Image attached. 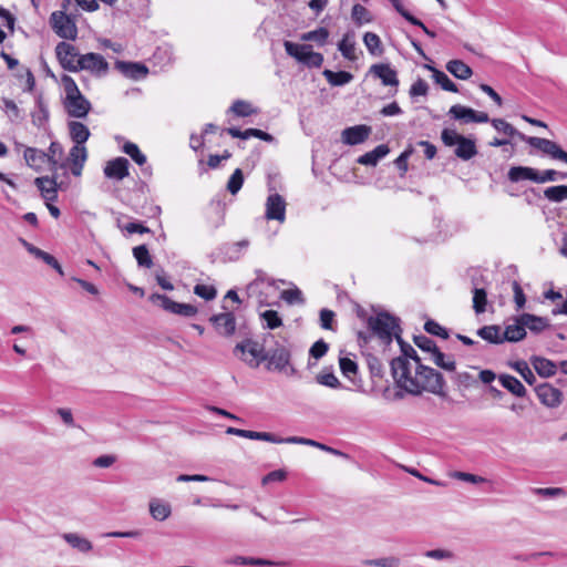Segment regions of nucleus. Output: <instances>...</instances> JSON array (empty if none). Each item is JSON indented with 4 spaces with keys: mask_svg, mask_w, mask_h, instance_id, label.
I'll return each instance as SVG.
<instances>
[{
    "mask_svg": "<svg viewBox=\"0 0 567 567\" xmlns=\"http://www.w3.org/2000/svg\"><path fill=\"white\" fill-rule=\"evenodd\" d=\"M446 70L460 80H467L472 76V69L461 60H451L446 64Z\"/></svg>",
    "mask_w": 567,
    "mask_h": 567,
    "instance_id": "38",
    "label": "nucleus"
},
{
    "mask_svg": "<svg viewBox=\"0 0 567 567\" xmlns=\"http://www.w3.org/2000/svg\"><path fill=\"white\" fill-rule=\"evenodd\" d=\"M260 317L266 322V327L268 329H276L282 324L281 318L275 310H266L260 315Z\"/></svg>",
    "mask_w": 567,
    "mask_h": 567,
    "instance_id": "56",
    "label": "nucleus"
},
{
    "mask_svg": "<svg viewBox=\"0 0 567 567\" xmlns=\"http://www.w3.org/2000/svg\"><path fill=\"white\" fill-rule=\"evenodd\" d=\"M256 278L247 286V293L249 296H256L259 300V302H264L261 298V291L260 288L262 285L267 284L268 286H274L275 280L270 278L267 272H265L261 269H257L255 271Z\"/></svg>",
    "mask_w": 567,
    "mask_h": 567,
    "instance_id": "22",
    "label": "nucleus"
},
{
    "mask_svg": "<svg viewBox=\"0 0 567 567\" xmlns=\"http://www.w3.org/2000/svg\"><path fill=\"white\" fill-rule=\"evenodd\" d=\"M538 400L547 408L554 409L561 404L563 393L549 383H543L535 388Z\"/></svg>",
    "mask_w": 567,
    "mask_h": 567,
    "instance_id": "14",
    "label": "nucleus"
},
{
    "mask_svg": "<svg viewBox=\"0 0 567 567\" xmlns=\"http://www.w3.org/2000/svg\"><path fill=\"white\" fill-rule=\"evenodd\" d=\"M34 184L45 202H53L58 198V185L53 178L48 176L37 177Z\"/></svg>",
    "mask_w": 567,
    "mask_h": 567,
    "instance_id": "23",
    "label": "nucleus"
},
{
    "mask_svg": "<svg viewBox=\"0 0 567 567\" xmlns=\"http://www.w3.org/2000/svg\"><path fill=\"white\" fill-rule=\"evenodd\" d=\"M78 62V71H89L99 78L106 75L109 72L107 61L99 53L82 54Z\"/></svg>",
    "mask_w": 567,
    "mask_h": 567,
    "instance_id": "9",
    "label": "nucleus"
},
{
    "mask_svg": "<svg viewBox=\"0 0 567 567\" xmlns=\"http://www.w3.org/2000/svg\"><path fill=\"white\" fill-rule=\"evenodd\" d=\"M449 115L464 123H487L489 121L488 114L485 112H478L471 107L455 104L451 106Z\"/></svg>",
    "mask_w": 567,
    "mask_h": 567,
    "instance_id": "12",
    "label": "nucleus"
},
{
    "mask_svg": "<svg viewBox=\"0 0 567 567\" xmlns=\"http://www.w3.org/2000/svg\"><path fill=\"white\" fill-rule=\"evenodd\" d=\"M363 43L368 52L373 56L383 54V47L380 37L374 32H365L363 35Z\"/></svg>",
    "mask_w": 567,
    "mask_h": 567,
    "instance_id": "39",
    "label": "nucleus"
},
{
    "mask_svg": "<svg viewBox=\"0 0 567 567\" xmlns=\"http://www.w3.org/2000/svg\"><path fill=\"white\" fill-rule=\"evenodd\" d=\"M64 106L70 116L78 118L85 117L91 110L90 101L82 93L65 99Z\"/></svg>",
    "mask_w": 567,
    "mask_h": 567,
    "instance_id": "16",
    "label": "nucleus"
},
{
    "mask_svg": "<svg viewBox=\"0 0 567 567\" xmlns=\"http://www.w3.org/2000/svg\"><path fill=\"white\" fill-rule=\"evenodd\" d=\"M62 538L72 548L78 549L81 553H89L93 548L92 543L89 539H86L75 533H65L62 535Z\"/></svg>",
    "mask_w": 567,
    "mask_h": 567,
    "instance_id": "36",
    "label": "nucleus"
},
{
    "mask_svg": "<svg viewBox=\"0 0 567 567\" xmlns=\"http://www.w3.org/2000/svg\"><path fill=\"white\" fill-rule=\"evenodd\" d=\"M441 138L444 145L456 146L454 153L463 161H468L477 154L475 141L458 134L455 130L444 128Z\"/></svg>",
    "mask_w": 567,
    "mask_h": 567,
    "instance_id": "4",
    "label": "nucleus"
},
{
    "mask_svg": "<svg viewBox=\"0 0 567 567\" xmlns=\"http://www.w3.org/2000/svg\"><path fill=\"white\" fill-rule=\"evenodd\" d=\"M194 293L205 300H213L217 295V290L213 286L198 284L194 287Z\"/></svg>",
    "mask_w": 567,
    "mask_h": 567,
    "instance_id": "61",
    "label": "nucleus"
},
{
    "mask_svg": "<svg viewBox=\"0 0 567 567\" xmlns=\"http://www.w3.org/2000/svg\"><path fill=\"white\" fill-rule=\"evenodd\" d=\"M316 380L319 384L331 388V389H337L341 385L339 379L333 374V372H329V371H324V370L321 371L316 377Z\"/></svg>",
    "mask_w": 567,
    "mask_h": 567,
    "instance_id": "52",
    "label": "nucleus"
},
{
    "mask_svg": "<svg viewBox=\"0 0 567 567\" xmlns=\"http://www.w3.org/2000/svg\"><path fill=\"white\" fill-rule=\"evenodd\" d=\"M237 436L249 439V440H257V441H265V442H270V443H275V444H280L279 437L269 432H256V431L239 429Z\"/></svg>",
    "mask_w": 567,
    "mask_h": 567,
    "instance_id": "41",
    "label": "nucleus"
},
{
    "mask_svg": "<svg viewBox=\"0 0 567 567\" xmlns=\"http://www.w3.org/2000/svg\"><path fill=\"white\" fill-rule=\"evenodd\" d=\"M567 177V174L565 173H558L554 169H546L544 171L543 173H539L537 169H536V176H535V183H546V182H554L558 178H566Z\"/></svg>",
    "mask_w": 567,
    "mask_h": 567,
    "instance_id": "54",
    "label": "nucleus"
},
{
    "mask_svg": "<svg viewBox=\"0 0 567 567\" xmlns=\"http://www.w3.org/2000/svg\"><path fill=\"white\" fill-rule=\"evenodd\" d=\"M249 244L250 243L248 239H241L236 243L226 244L223 248V252L228 260L236 261L244 255V252L249 247Z\"/></svg>",
    "mask_w": 567,
    "mask_h": 567,
    "instance_id": "33",
    "label": "nucleus"
},
{
    "mask_svg": "<svg viewBox=\"0 0 567 567\" xmlns=\"http://www.w3.org/2000/svg\"><path fill=\"white\" fill-rule=\"evenodd\" d=\"M391 372L398 388L409 394L420 395L426 391L440 396L445 395V381L436 370L423 365L420 358L410 361L406 358H394Z\"/></svg>",
    "mask_w": 567,
    "mask_h": 567,
    "instance_id": "1",
    "label": "nucleus"
},
{
    "mask_svg": "<svg viewBox=\"0 0 567 567\" xmlns=\"http://www.w3.org/2000/svg\"><path fill=\"white\" fill-rule=\"evenodd\" d=\"M351 17L358 25L368 23L371 21L370 12L361 4H354L352 7Z\"/></svg>",
    "mask_w": 567,
    "mask_h": 567,
    "instance_id": "53",
    "label": "nucleus"
},
{
    "mask_svg": "<svg viewBox=\"0 0 567 567\" xmlns=\"http://www.w3.org/2000/svg\"><path fill=\"white\" fill-rule=\"evenodd\" d=\"M340 370L344 374V377L351 379L352 375L357 373L358 364L349 359V358H341L339 361Z\"/></svg>",
    "mask_w": 567,
    "mask_h": 567,
    "instance_id": "63",
    "label": "nucleus"
},
{
    "mask_svg": "<svg viewBox=\"0 0 567 567\" xmlns=\"http://www.w3.org/2000/svg\"><path fill=\"white\" fill-rule=\"evenodd\" d=\"M209 321L216 331L225 337L234 334L236 330V319L233 312H223L210 317Z\"/></svg>",
    "mask_w": 567,
    "mask_h": 567,
    "instance_id": "17",
    "label": "nucleus"
},
{
    "mask_svg": "<svg viewBox=\"0 0 567 567\" xmlns=\"http://www.w3.org/2000/svg\"><path fill=\"white\" fill-rule=\"evenodd\" d=\"M151 300L156 302L164 310L179 315L183 317H194L197 313V308L190 303H179L165 295L154 293L151 296Z\"/></svg>",
    "mask_w": 567,
    "mask_h": 567,
    "instance_id": "10",
    "label": "nucleus"
},
{
    "mask_svg": "<svg viewBox=\"0 0 567 567\" xmlns=\"http://www.w3.org/2000/svg\"><path fill=\"white\" fill-rule=\"evenodd\" d=\"M230 111L233 113H235L237 116H243V117L249 116L254 113V110H252L250 103L243 101V100L235 101L230 107Z\"/></svg>",
    "mask_w": 567,
    "mask_h": 567,
    "instance_id": "58",
    "label": "nucleus"
},
{
    "mask_svg": "<svg viewBox=\"0 0 567 567\" xmlns=\"http://www.w3.org/2000/svg\"><path fill=\"white\" fill-rule=\"evenodd\" d=\"M23 245L25 246L27 250L30 254H32L34 257L43 260L47 265H49L52 268H54L61 276L64 275L61 265L59 264V261L52 255H50V254L41 250L40 248H38V247L27 243L25 240H23Z\"/></svg>",
    "mask_w": 567,
    "mask_h": 567,
    "instance_id": "30",
    "label": "nucleus"
},
{
    "mask_svg": "<svg viewBox=\"0 0 567 567\" xmlns=\"http://www.w3.org/2000/svg\"><path fill=\"white\" fill-rule=\"evenodd\" d=\"M491 123L496 131L508 136L517 135L520 140L527 142L530 146L539 150L544 154L567 164V152H565L556 142L542 137L526 136L502 118H494Z\"/></svg>",
    "mask_w": 567,
    "mask_h": 567,
    "instance_id": "2",
    "label": "nucleus"
},
{
    "mask_svg": "<svg viewBox=\"0 0 567 567\" xmlns=\"http://www.w3.org/2000/svg\"><path fill=\"white\" fill-rule=\"evenodd\" d=\"M533 493L535 495L553 498V497H559L565 496L566 492L561 487H537L533 489Z\"/></svg>",
    "mask_w": 567,
    "mask_h": 567,
    "instance_id": "59",
    "label": "nucleus"
},
{
    "mask_svg": "<svg viewBox=\"0 0 567 567\" xmlns=\"http://www.w3.org/2000/svg\"><path fill=\"white\" fill-rule=\"evenodd\" d=\"M369 333L359 332L358 338L368 342L372 338H377L382 344L389 346L396 333H401L399 319L388 312H379L371 316L367 320Z\"/></svg>",
    "mask_w": 567,
    "mask_h": 567,
    "instance_id": "3",
    "label": "nucleus"
},
{
    "mask_svg": "<svg viewBox=\"0 0 567 567\" xmlns=\"http://www.w3.org/2000/svg\"><path fill=\"white\" fill-rule=\"evenodd\" d=\"M477 336L489 343L501 344L504 342L501 327L496 324L484 326L477 330Z\"/></svg>",
    "mask_w": 567,
    "mask_h": 567,
    "instance_id": "37",
    "label": "nucleus"
},
{
    "mask_svg": "<svg viewBox=\"0 0 567 567\" xmlns=\"http://www.w3.org/2000/svg\"><path fill=\"white\" fill-rule=\"evenodd\" d=\"M526 337L525 326L520 321V316L514 319V323L507 324L503 332L504 342H517Z\"/></svg>",
    "mask_w": 567,
    "mask_h": 567,
    "instance_id": "25",
    "label": "nucleus"
},
{
    "mask_svg": "<svg viewBox=\"0 0 567 567\" xmlns=\"http://www.w3.org/2000/svg\"><path fill=\"white\" fill-rule=\"evenodd\" d=\"M87 158L85 145H73L69 153V162L71 163V172L74 176H80L82 168Z\"/></svg>",
    "mask_w": 567,
    "mask_h": 567,
    "instance_id": "21",
    "label": "nucleus"
},
{
    "mask_svg": "<svg viewBox=\"0 0 567 567\" xmlns=\"http://www.w3.org/2000/svg\"><path fill=\"white\" fill-rule=\"evenodd\" d=\"M509 367L514 369L516 372H518L525 380V382L528 383L529 385H533L536 382V377L526 361L519 360L511 362Z\"/></svg>",
    "mask_w": 567,
    "mask_h": 567,
    "instance_id": "45",
    "label": "nucleus"
},
{
    "mask_svg": "<svg viewBox=\"0 0 567 567\" xmlns=\"http://www.w3.org/2000/svg\"><path fill=\"white\" fill-rule=\"evenodd\" d=\"M284 47L288 55L310 68H319L323 63V55L319 52H313L311 45L285 41Z\"/></svg>",
    "mask_w": 567,
    "mask_h": 567,
    "instance_id": "6",
    "label": "nucleus"
},
{
    "mask_svg": "<svg viewBox=\"0 0 567 567\" xmlns=\"http://www.w3.org/2000/svg\"><path fill=\"white\" fill-rule=\"evenodd\" d=\"M172 513L171 505L158 498H154L150 502V514L151 516L159 522L165 520Z\"/></svg>",
    "mask_w": 567,
    "mask_h": 567,
    "instance_id": "35",
    "label": "nucleus"
},
{
    "mask_svg": "<svg viewBox=\"0 0 567 567\" xmlns=\"http://www.w3.org/2000/svg\"><path fill=\"white\" fill-rule=\"evenodd\" d=\"M520 321L525 326V329L527 328L535 333H539L549 327V320L547 318L530 313H522Z\"/></svg>",
    "mask_w": 567,
    "mask_h": 567,
    "instance_id": "28",
    "label": "nucleus"
},
{
    "mask_svg": "<svg viewBox=\"0 0 567 567\" xmlns=\"http://www.w3.org/2000/svg\"><path fill=\"white\" fill-rule=\"evenodd\" d=\"M63 156V147L58 142H52L49 147V153H47V162L52 164V166H56L59 161Z\"/></svg>",
    "mask_w": 567,
    "mask_h": 567,
    "instance_id": "55",
    "label": "nucleus"
},
{
    "mask_svg": "<svg viewBox=\"0 0 567 567\" xmlns=\"http://www.w3.org/2000/svg\"><path fill=\"white\" fill-rule=\"evenodd\" d=\"M329 38V31L326 28H318L316 30L301 34L302 41H313L320 45H323Z\"/></svg>",
    "mask_w": 567,
    "mask_h": 567,
    "instance_id": "48",
    "label": "nucleus"
},
{
    "mask_svg": "<svg viewBox=\"0 0 567 567\" xmlns=\"http://www.w3.org/2000/svg\"><path fill=\"white\" fill-rule=\"evenodd\" d=\"M430 360H432L434 364L446 371L455 370V360L453 359V357L444 354L439 350V348L430 355Z\"/></svg>",
    "mask_w": 567,
    "mask_h": 567,
    "instance_id": "43",
    "label": "nucleus"
},
{
    "mask_svg": "<svg viewBox=\"0 0 567 567\" xmlns=\"http://www.w3.org/2000/svg\"><path fill=\"white\" fill-rule=\"evenodd\" d=\"M368 74L379 79L384 86H392L395 90L399 86L398 73L389 63L372 64Z\"/></svg>",
    "mask_w": 567,
    "mask_h": 567,
    "instance_id": "13",
    "label": "nucleus"
},
{
    "mask_svg": "<svg viewBox=\"0 0 567 567\" xmlns=\"http://www.w3.org/2000/svg\"><path fill=\"white\" fill-rule=\"evenodd\" d=\"M133 256L136 259L138 266L145 268H151L153 266V260L146 245H140L134 247Z\"/></svg>",
    "mask_w": 567,
    "mask_h": 567,
    "instance_id": "46",
    "label": "nucleus"
},
{
    "mask_svg": "<svg viewBox=\"0 0 567 567\" xmlns=\"http://www.w3.org/2000/svg\"><path fill=\"white\" fill-rule=\"evenodd\" d=\"M56 58L64 70L78 72V61L81 55L78 49L66 42H60L55 47Z\"/></svg>",
    "mask_w": 567,
    "mask_h": 567,
    "instance_id": "11",
    "label": "nucleus"
},
{
    "mask_svg": "<svg viewBox=\"0 0 567 567\" xmlns=\"http://www.w3.org/2000/svg\"><path fill=\"white\" fill-rule=\"evenodd\" d=\"M328 343L320 339L311 346L309 354L311 358L319 360L328 352Z\"/></svg>",
    "mask_w": 567,
    "mask_h": 567,
    "instance_id": "64",
    "label": "nucleus"
},
{
    "mask_svg": "<svg viewBox=\"0 0 567 567\" xmlns=\"http://www.w3.org/2000/svg\"><path fill=\"white\" fill-rule=\"evenodd\" d=\"M363 564L377 567H399L400 559L398 557L390 556L378 559H367L363 561Z\"/></svg>",
    "mask_w": 567,
    "mask_h": 567,
    "instance_id": "57",
    "label": "nucleus"
},
{
    "mask_svg": "<svg viewBox=\"0 0 567 567\" xmlns=\"http://www.w3.org/2000/svg\"><path fill=\"white\" fill-rule=\"evenodd\" d=\"M414 343L422 351L429 352L430 355L437 349L435 342L432 339H430L429 337L423 336V334L415 336L414 337Z\"/></svg>",
    "mask_w": 567,
    "mask_h": 567,
    "instance_id": "60",
    "label": "nucleus"
},
{
    "mask_svg": "<svg viewBox=\"0 0 567 567\" xmlns=\"http://www.w3.org/2000/svg\"><path fill=\"white\" fill-rule=\"evenodd\" d=\"M322 74L326 78V80L328 81V83L333 86L346 85V84L350 83L353 79V75L347 71L334 72L331 70H324Z\"/></svg>",
    "mask_w": 567,
    "mask_h": 567,
    "instance_id": "40",
    "label": "nucleus"
},
{
    "mask_svg": "<svg viewBox=\"0 0 567 567\" xmlns=\"http://www.w3.org/2000/svg\"><path fill=\"white\" fill-rule=\"evenodd\" d=\"M266 369L268 371L287 372L289 367V374L296 372L295 368L290 367V351L285 346H277L275 349L267 352Z\"/></svg>",
    "mask_w": 567,
    "mask_h": 567,
    "instance_id": "8",
    "label": "nucleus"
},
{
    "mask_svg": "<svg viewBox=\"0 0 567 567\" xmlns=\"http://www.w3.org/2000/svg\"><path fill=\"white\" fill-rule=\"evenodd\" d=\"M128 161L125 157H116L109 161L104 167V174L109 178L123 179L128 175Z\"/></svg>",
    "mask_w": 567,
    "mask_h": 567,
    "instance_id": "18",
    "label": "nucleus"
},
{
    "mask_svg": "<svg viewBox=\"0 0 567 567\" xmlns=\"http://www.w3.org/2000/svg\"><path fill=\"white\" fill-rule=\"evenodd\" d=\"M234 352L235 354L240 352V359L252 369L258 368L260 363L266 361L268 358V353L264 346L251 339L237 343Z\"/></svg>",
    "mask_w": 567,
    "mask_h": 567,
    "instance_id": "5",
    "label": "nucleus"
},
{
    "mask_svg": "<svg viewBox=\"0 0 567 567\" xmlns=\"http://www.w3.org/2000/svg\"><path fill=\"white\" fill-rule=\"evenodd\" d=\"M1 109L8 116L9 121L14 123L23 118L22 112L13 100L3 97Z\"/></svg>",
    "mask_w": 567,
    "mask_h": 567,
    "instance_id": "44",
    "label": "nucleus"
},
{
    "mask_svg": "<svg viewBox=\"0 0 567 567\" xmlns=\"http://www.w3.org/2000/svg\"><path fill=\"white\" fill-rule=\"evenodd\" d=\"M424 329L430 334L437 336V337H441L443 339H447L449 338L447 330L444 327H442L441 324H439L437 322L433 321V320L426 321L425 324H424Z\"/></svg>",
    "mask_w": 567,
    "mask_h": 567,
    "instance_id": "62",
    "label": "nucleus"
},
{
    "mask_svg": "<svg viewBox=\"0 0 567 567\" xmlns=\"http://www.w3.org/2000/svg\"><path fill=\"white\" fill-rule=\"evenodd\" d=\"M498 381L507 391L518 398H524L527 393L524 384L511 374H499Z\"/></svg>",
    "mask_w": 567,
    "mask_h": 567,
    "instance_id": "26",
    "label": "nucleus"
},
{
    "mask_svg": "<svg viewBox=\"0 0 567 567\" xmlns=\"http://www.w3.org/2000/svg\"><path fill=\"white\" fill-rule=\"evenodd\" d=\"M265 216L268 220L284 223L286 219V200L277 193L270 194L266 200Z\"/></svg>",
    "mask_w": 567,
    "mask_h": 567,
    "instance_id": "15",
    "label": "nucleus"
},
{
    "mask_svg": "<svg viewBox=\"0 0 567 567\" xmlns=\"http://www.w3.org/2000/svg\"><path fill=\"white\" fill-rule=\"evenodd\" d=\"M371 132V128L365 125H355L343 130L342 141L348 145H357L363 143Z\"/></svg>",
    "mask_w": 567,
    "mask_h": 567,
    "instance_id": "19",
    "label": "nucleus"
},
{
    "mask_svg": "<svg viewBox=\"0 0 567 567\" xmlns=\"http://www.w3.org/2000/svg\"><path fill=\"white\" fill-rule=\"evenodd\" d=\"M427 69L432 71L433 80L435 83L439 84L443 90L447 92H457V86L444 72L430 65H427Z\"/></svg>",
    "mask_w": 567,
    "mask_h": 567,
    "instance_id": "42",
    "label": "nucleus"
},
{
    "mask_svg": "<svg viewBox=\"0 0 567 567\" xmlns=\"http://www.w3.org/2000/svg\"><path fill=\"white\" fill-rule=\"evenodd\" d=\"M545 197L551 202H561L567 199V185L550 186L544 192Z\"/></svg>",
    "mask_w": 567,
    "mask_h": 567,
    "instance_id": "50",
    "label": "nucleus"
},
{
    "mask_svg": "<svg viewBox=\"0 0 567 567\" xmlns=\"http://www.w3.org/2000/svg\"><path fill=\"white\" fill-rule=\"evenodd\" d=\"M53 31L62 39L74 40L78 35V28L74 20L64 11H55L50 17Z\"/></svg>",
    "mask_w": 567,
    "mask_h": 567,
    "instance_id": "7",
    "label": "nucleus"
},
{
    "mask_svg": "<svg viewBox=\"0 0 567 567\" xmlns=\"http://www.w3.org/2000/svg\"><path fill=\"white\" fill-rule=\"evenodd\" d=\"M530 363L536 372L543 378H549L554 375L557 370L556 364L546 358L533 357L530 359Z\"/></svg>",
    "mask_w": 567,
    "mask_h": 567,
    "instance_id": "31",
    "label": "nucleus"
},
{
    "mask_svg": "<svg viewBox=\"0 0 567 567\" xmlns=\"http://www.w3.org/2000/svg\"><path fill=\"white\" fill-rule=\"evenodd\" d=\"M244 184V175L240 168H236L227 182V190L235 195L237 194Z\"/></svg>",
    "mask_w": 567,
    "mask_h": 567,
    "instance_id": "51",
    "label": "nucleus"
},
{
    "mask_svg": "<svg viewBox=\"0 0 567 567\" xmlns=\"http://www.w3.org/2000/svg\"><path fill=\"white\" fill-rule=\"evenodd\" d=\"M390 153V148L385 144L378 145L374 150L361 155L358 163L367 166H375L380 159Z\"/></svg>",
    "mask_w": 567,
    "mask_h": 567,
    "instance_id": "27",
    "label": "nucleus"
},
{
    "mask_svg": "<svg viewBox=\"0 0 567 567\" xmlns=\"http://www.w3.org/2000/svg\"><path fill=\"white\" fill-rule=\"evenodd\" d=\"M68 130L74 145H84L91 135L89 127L78 121L69 122Z\"/></svg>",
    "mask_w": 567,
    "mask_h": 567,
    "instance_id": "24",
    "label": "nucleus"
},
{
    "mask_svg": "<svg viewBox=\"0 0 567 567\" xmlns=\"http://www.w3.org/2000/svg\"><path fill=\"white\" fill-rule=\"evenodd\" d=\"M338 49L344 59L349 61H357L358 55L355 53V40L353 32H347L342 40L338 43Z\"/></svg>",
    "mask_w": 567,
    "mask_h": 567,
    "instance_id": "29",
    "label": "nucleus"
},
{
    "mask_svg": "<svg viewBox=\"0 0 567 567\" xmlns=\"http://www.w3.org/2000/svg\"><path fill=\"white\" fill-rule=\"evenodd\" d=\"M123 152L127 154L137 165L143 166L146 164V156L140 151L135 143L126 142L123 145Z\"/></svg>",
    "mask_w": 567,
    "mask_h": 567,
    "instance_id": "49",
    "label": "nucleus"
},
{
    "mask_svg": "<svg viewBox=\"0 0 567 567\" xmlns=\"http://www.w3.org/2000/svg\"><path fill=\"white\" fill-rule=\"evenodd\" d=\"M115 68L125 76L133 80L143 79L148 73V69L138 62L116 61Z\"/></svg>",
    "mask_w": 567,
    "mask_h": 567,
    "instance_id": "20",
    "label": "nucleus"
},
{
    "mask_svg": "<svg viewBox=\"0 0 567 567\" xmlns=\"http://www.w3.org/2000/svg\"><path fill=\"white\" fill-rule=\"evenodd\" d=\"M23 157L27 165L34 169H40L47 163V153L34 147H25Z\"/></svg>",
    "mask_w": 567,
    "mask_h": 567,
    "instance_id": "32",
    "label": "nucleus"
},
{
    "mask_svg": "<svg viewBox=\"0 0 567 567\" xmlns=\"http://www.w3.org/2000/svg\"><path fill=\"white\" fill-rule=\"evenodd\" d=\"M487 293L483 288L473 289V309L480 315L486 311Z\"/></svg>",
    "mask_w": 567,
    "mask_h": 567,
    "instance_id": "47",
    "label": "nucleus"
},
{
    "mask_svg": "<svg viewBox=\"0 0 567 567\" xmlns=\"http://www.w3.org/2000/svg\"><path fill=\"white\" fill-rule=\"evenodd\" d=\"M535 176L536 169L527 166H513L507 173L508 179L513 183L526 179L535 182Z\"/></svg>",
    "mask_w": 567,
    "mask_h": 567,
    "instance_id": "34",
    "label": "nucleus"
}]
</instances>
